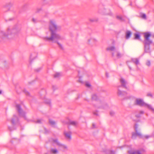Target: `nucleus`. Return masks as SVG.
<instances>
[{"instance_id":"dca6fc26","label":"nucleus","mask_w":154,"mask_h":154,"mask_svg":"<svg viewBox=\"0 0 154 154\" xmlns=\"http://www.w3.org/2000/svg\"><path fill=\"white\" fill-rule=\"evenodd\" d=\"M131 61L137 65L140 64L139 61L137 58H132Z\"/></svg>"},{"instance_id":"2f4dec72","label":"nucleus","mask_w":154,"mask_h":154,"mask_svg":"<svg viewBox=\"0 0 154 154\" xmlns=\"http://www.w3.org/2000/svg\"><path fill=\"white\" fill-rule=\"evenodd\" d=\"M117 18L120 20H122V17L120 16H117Z\"/></svg>"},{"instance_id":"58836bf2","label":"nucleus","mask_w":154,"mask_h":154,"mask_svg":"<svg viewBox=\"0 0 154 154\" xmlns=\"http://www.w3.org/2000/svg\"><path fill=\"white\" fill-rule=\"evenodd\" d=\"M79 81L80 82H82V81L80 79H79Z\"/></svg>"},{"instance_id":"b1692460","label":"nucleus","mask_w":154,"mask_h":154,"mask_svg":"<svg viewBox=\"0 0 154 154\" xmlns=\"http://www.w3.org/2000/svg\"><path fill=\"white\" fill-rule=\"evenodd\" d=\"M92 98L93 100H96L97 98V96L96 94H94L92 96Z\"/></svg>"},{"instance_id":"4468645a","label":"nucleus","mask_w":154,"mask_h":154,"mask_svg":"<svg viewBox=\"0 0 154 154\" xmlns=\"http://www.w3.org/2000/svg\"><path fill=\"white\" fill-rule=\"evenodd\" d=\"M102 154H115L114 151L106 150L103 151Z\"/></svg>"},{"instance_id":"412c9836","label":"nucleus","mask_w":154,"mask_h":154,"mask_svg":"<svg viewBox=\"0 0 154 154\" xmlns=\"http://www.w3.org/2000/svg\"><path fill=\"white\" fill-rule=\"evenodd\" d=\"M49 122L50 123V124L53 126H54L55 125L56 123L54 121L52 120L51 119H49Z\"/></svg>"},{"instance_id":"7c9ffc66","label":"nucleus","mask_w":154,"mask_h":154,"mask_svg":"<svg viewBox=\"0 0 154 154\" xmlns=\"http://www.w3.org/2000/svg\"><path fill=\"white\" fill-rule=\"evenodd\" d=\"M146 65L148 66H149L150 65V63L149 61H147L146 63Z\"/></svg>"},{"instance_id":"7ed1b4c3","label":"nucleus","mask_w":154,"mask_h":154,"mask_svg":"<svg viewBox=\"0 0 154 154\" xmlns=\"http://www.w3.org/2000/svg\"><path fill=\"white\" fill-rule=\"evenodd\" d=\"M135 104L141 106H143L151 110L154 113V109L152 106L149 104L145 103L143 100L140 99H137L135 101Z\"/></svg>"},{"instance_id":"0eeeda50","label":"nucleus","mask_w":154,"mask_h":154,"mask_svg":"<svg viewBox=\"0 0 154 154\" xmlns=\"http://www.w3.org/2000/svg\"><path fill=\"white\" fill-rule=\"evenodd\" d=\"M129 154H144V150H134L131 149L128 151Z\"/></svg>"},{"instance_id":"f03ea898","label":"nucleus","mask_w":154,"mask_h":154,"mask_svg":"<svg viewBox=\"0 0 154 154\" xmlns=\"http://www.w3.org/2000/svg\"><path fill=\"white\" fill-rule=\"evenodd\" d=\"M17 32L18 30L16 29L13 28L11 27L8 28L6 32L0 30V42L5 41L9 39L13 38L14 36V35Z\"/></svg>"},{"instance_id":"f257e3e1","label":"nucleus","mask_w":154,"mask_h":154,"mask_svg":"<svg viewBox=\"0 0 154 154\" xmlns=\"http://www.w3.org/2000/svg\"><path fill=\"white\" fill-rule=\"evenodd\" d=\"M61 28L60 26L57 25L54 20H50L49 25V29L51 32V36H47L44 37V39L46 41H51L55 42L59 40H63L64 39V37L63 36L55 32L56 31L60 30Z\"/></svg>"},{"instance_id":"09e8293b","label":"nucleus","mask_w":154,"mask_h":154,"mask_svg":"<svg viewBox=\"0 0 154 154\" xmlns=\"http://www.w3.org/2000/svg\"><path fill=\"white\" fill-rule=\"evenodd\" d=\"M106 76H107V74H106Z\"/></svg>"},{"instance_id":"a211bd4d","label":"nucleus","mask_w":154,"mask_h":154,"mask_svg":"<svg viewBox=\"0 0 154 154\" xmlns=\"http://www.w3.org/2000/svg\"><path fill=\"white\" fill-rule=\"evenodd\" d=\"M88 42L94 44L97 42V40L96 39L91 38L89 40Z\"/></svg>"},{"instance_id":"c03bdc74","label":"nucleus","mask_w":154,"mask_h":154,"mask_svg":"<svg viewBox=\"0 0 154 154\" xmlns=\"http://www.w3.org/2000/svg\"><path fill=\"white\" fill-rule=\"evenodd\" d=\"M2 91H0V94H2Z\"/></svg>"},{"instance_id":"cd10ccee","label":"nucleus","mask_w":154,"mask_h":154,"mask_svg":"<svg viewBox=\"0 0 154 154\" xmlns=\"http://www.w3.org/2000/svg\"><path fill=\"white\" fill-rule=\"evenodd\" d=\"M147 96L151 97H153V95L151 93H148L147 94Z\"/></svg>"},{"instance_id":"de8ad7c7","label":"nucleus","mask_w":154,"mask_h":154,"mask_svg":"<svg viewBox=\"0 0 154 154\" xmlns=\"http://www.w3.org/2000/svg\"><path fill=\"white\" fill-rule=\"evenodd\" d=\"M41 10V9H39V10Z\"/></svg>"},{"instance_id":"ddd939ff","label":"nucleus","mask_w":154,"mask_h":154,"mask_svg":"<svg viewBox=\"0 0 154 154\" xmlns=\"http://www.w3.org/2000/svg\"><path fill=\"white\" fill-rule=\"evenodd\" d=\"M50 152L52 154H57L58 153V151L56 149L51 148L50 150Z\"/></svg>"},{"instance_id":"e433bc0d","label":"nucleus","mask_w":154,"mask_h":154,"mask_svg":"<svg viewBox=\"0 0 154 154\" xmlns=\"http://www.w3.org/2000/svg\"><path fill=\"white\" fill-rule=\"evenodd\" d=\"M140 114H143L144 113V112L143 111H141L140 112Z\"/></svg>"},{"instance_id":"4be33fe9","label":"nucleus","mask_w":154,"mask_h":154,"mask_svg":"<svg viewBox=\"0 0 154 154\" xmlns=\"http://www.w3.org/2000/svg\"><path fill=\"white\" fill-rule=\"evenodd\" d=\"M135 39H139L140 38V35L138 34H135Z\"/></svg>"},{"instance_id":"9b49d317","label":"nucleus","mask_w":154,"mask_h":154,"mask_svg":"<svg viewBox=\"0 0 154 154\" xmlns=\"http://www.w3.org/2000/svg\"><path fill=\"white\" fill-rule=\"evenodd\" d=\"M64 134L66 137L68 139H70L71 138V133L70 132H65L64 133Z\"/></svg>"},{"instance_id":"aec40b11","label":"nucleus","mask_w":154,"mask_h":154,"mask_svg":"<svg viewBox=\"0 0 154 154\" xmlns=\"http://www.w3.org/2000/svg\"><path fill=\"white\" fill-rule=\"evenodd\" d=\"M131 35V33L129 31H128L126 32V39H128L129 38Z\"/></svg>"},{"instance_id":"20e7f679","label":"nucleus","mask_w":154,"mask_h":154,"mask_svg":"<svg viewBox=\"0 0 154 154\" xmlns=\"http://www.w3.org/2000/svg\"><path fill=\"white\" fill-rule=\"evenodd\" d=\"M144 43L145 45H150L152 42L149 37L151 36V34L150 32H146L144 33Z\"/></svg>"},{"instance_id":"c9c22d12","label":"nucleus","mask_w":154,"mask_h":154,"mask_svg":"<svg viewBox=\"0 0 154 154\" xmlns=\"http://www.w3.org/2000/svg\"><path fill=\"white\" fill-rule=\"evenodd\" d=\"M25 93L27 95H29V93L27 91H25Z\"/></svg>"},{"instance_id":"c85d7f7f","label":"nucleus","mask_w":154,"mask_h":154,"mask_svg":"<svg viewBox=\"0 0 154 154\" xmlns=\"http://www.w3.org/2000/svg\"><path fill=\"white\" fill-rule=\"evenodd\" d=\"M71 124L73 125H76L77 124V122L75 121H71L70 122Z\"/></svg>"},{"instance_id":"bb28decb","label":"nucleus","mask_w":154,"mask_h":154,"mask_svg":"<svg viewBox=\"0 0 154 154\" xmlns=\"http://www.w3.org/2000/svg\"><path fill=\"white\" fill-rule=\"evenodd\" d=\"M86 86L87 87L89 88L91 86V85L88 82H86L85 84Z\"/></svg>"},{"instance_id":"5701e85b","label":"nucleus","mask_w":154,"mask_h":154,"mask_svg":"<svg viewBox=\"0 0 154 154\" xmlns=\"http://www.w3.org/2000/svg\"><path fill=\"white\" fill-rule=\"evenodd\" d=\"M61 75L60 73L59 72L56 73L54 75V77L55 78L58 77Z\"/></svg>"},{"instance_id":"6ab92c4d","label":"nucleus","mask_w":154,"mask_h":154,"mask_svg":"<svg viewBox=\"0 0 154 154\" xmlns=\"http://www.w3.org/2000/svg\"><path fill=\"white\" fill-rule=\"evenodd\" d=\"M118 94L119 95H122L123 94H126V92L121 91L119 88H118Z\"/></svg>"},{"instance_id":"f8f14e48","label":"nucleus","mask_w":154,"mask_h":154,"mask_svg":"<svg viewBox=\"0 0 154 154\" xmlns=\"http://www.w3.org/2000/svg\"><path fill=\"white\" fill-rule=\"evenodd\" d=\"M145 45V51L146 53H149L150 52L149 45Z\"/></svg>"},{"instance_id":"a19ab883","label":"nucleus","mask_w":154,"mask_h":154,"mask_svg":"<svg viewBox=\"0 0 154 154\" xmlns=\"http://www.w3.org/2000/svg\"><path fill=\"white\" fill-rule=\"evenodd\" d=\"M57 44L59 45V46H60V47H61V44H60V43H59L58 42L57 43Z\"/></svg>"},{"instance_id":"9d476101","label":"nucleus","mask_w":154,"mask_h":154,"mask_svg":"<svg viewBox=\"0 0 154 154\" xmlns=\"http://www.w3.org/2000/svg\"><path fill=\"white\" fill-rule=\"evenodd\" d=\"M120 82L121 83V86L126 88H127L126 86V85L127 84V82L125 80L122 78H121L120 79Z\"/></svg>"},{"instance_id":"4c0bfd02","label":"nucleus","mask_w":154,"mask_h":154,"mask_svg":"<svg viewBox=\"0 0 154 154\" xmlns=\"http://www.w3.org/2000/svg\"><path fill=\"white\" fill-rule=\"evenodd\" d=\"M32 21H33V22H36V19H34V18H33V19H32Z\"/></svg>"},{"instance_id":"473e14b6","label":"nucleus","mask_w":154,"mask_h":154,"mask_svg":"<svg viewBox=\"0 0 154 154\" xmlns=\"http://www.w3.org/2000/svg\"><path fill=\"white\" fill-rule=\"evenodd\" d=\"M115 114V112L113 111H111L110 112V114L112 116H113Z\"/></svg>"},{"instance_id":"72a5a7b5","label":"nucleus","mask_w":154,"mask_h":154,"mask_svg":"<svg viewBox=\"0 0 154 154\" xmlns=\"http://www.w3.org/2000/svg\"><path fill=\"white\" fill-rule=\"evenodd\" d=\"M42 122L40 120H38L37 121V123H40Z\"/></svg>"},{"instance_id":"393cba45","label":"nucleus","mask_w":154,"mask_h":154,"mask_svg":"<svg viewBox=\"0 0 154 154\" xmlns=\"http://www.w3.org/2000/svg\"><path fill=\"white\" fill-rule=\"evenodd\" d=\"M102 107L104 109H107L108 108V106L106 104H105L104 106H103Z\"/></svg>"},{"instance_id":"f704fd0d","label":"nucleus","mask_w":154,"mask_h":154,"mask_svg":"<svg viewBox=\"0 0 154 154\" xmlns=\"http://www.w3.org/2000/svg\"><path fill=\"white\" fill-rule=\"evenodd\" d=\"M90 20L91 22H94L95 21H96L97 20H92L91 19H90Z\"/></svg>"},{"instance_id":"2eb2a0df","label":"nucleus","mask_w":154,"mask_h":154,"mask_svg":"<svg viewBox=\"0 0 154 154\" xmlns=\"http://www.w3.org/2000/svg\"><path fill=\"white\" fill-rule=\"evenodd\" d=\"M116 48L114 46H109L108 47L106 48V50L107 51H114L113 52L115 51Z\"/></svg>"},{"instance_id":"ea45409f","label":"nucleus","mask_w":154,"mask_h":154,"mask_svg":"<svg viewBox=\"0 0 154 154\" xmlns=\"http://www.w3.org/2000/svg\"><path fill=\"white\" fill-rule=\"evenodd\" d=\"M145 137H146V138H149V136H147V135H146V136H145Z\"/></svg>"},{"instance_id":"1a4fd4ad","label":"nucleus","mask_w":154,"mask_h":154,"mask_svg":"<svg viewBox=\"0 0 154 154\" xmlns=\"http://www.w3.org/2000/svg\"><path fill=\"white\" fill-rule=\"evenodd\" d=\"M112 56L113 57H116L118 58L121 57L123 55V54H121L118 51H116L113 52L112 53Z\"/></svg>"},{"instance_id":"a18cd8bd","label":"nucleus","mask_w":154,"mask_h":154,"mask_svg":"<svg viewBox=\"0 0 154 154\" xmlns=\"http://www.w3.org/2000/svg\"><path fill=\"white\" fill-rule=\"evenodd\" d=\"M129 61H128V62H127V64H128V63H129Z\"/></svg>"},{"instance_id":"a878e982","label":"nucleus","mask_w":154,"mask_h":154,"mask_svg":"<svg viewBox=\"0 0 154 154\" xmlns=\"http://www.w3.org/2000/svg\"><path fill=\"white\" fill-rule=\"evenodd\" d=\"M141 17L142 18L144 19H146V16L145 14H143L141 15Z\"/></svg>"},{"instance_id":"6e6552de","label":"nucleus","mask_w":154,"mask_h":154,"mask_svg":"<svg viewBox=\"0 0 154 154\" xmlns=\"http://www.w3.org/2000/svg\"><path fill=\"white\" fill-rule=\"evenodd\" d=\"M16 107L20 116L25 118V112L23 111L21 109L20 105L18 104L16 106Z\"/></svg>"},{"instance_id":"39448f33","label":"nucleus","mask_w":154,"mask_h":154,"mask_svg":"<svg viewBox=\"0 0 154 154\" xmlns=\"http://www.w3.org/2000/svg\"><path fill=\"white\" fill-rule=\"evenodd\" d=\"M52 141L54 143L56 144L58 146L61 150L63 151H65L67 149V146L65 145L62 144L58 141L56 139H52Z\"/></svg>"},{"instance_id":"423d86ee","label":"nucleus","mask_w":154,"mask_h":154,"mask_svg":"<svg viewBox=\"0 0 154 154\" xmlns=\"http://www.w3.org/2000/svg\"><path fill=\"white\" fill-rule=\"evenodd\" d=\"M138 128V125L136 124L135 125V129L136 131V133H133L132 134V138L133 139H135L136 137L138 136L140 137H141L142 135L141 133L140 132V130L137 129Z\"/></svg>"},{"instance_id":"f3484780","label":"nucleus","mask_w":154,"mask_h":154,"mask_svg":"<svg viewBox=\"0 0 154 154\" xmlns=\"http://www.w3.org/2000/svg\"><path fill=\"white\" fill-rule=\"evenodd\" d=\"M18 119L16 116H14L13 118L11 120V122L13 124H14L15 122L17 121Z\"/></svg>"},{"instance_id":"79ce46f5","label":"nucleus","mask_w":154,"mask_h":154,"mask_svg":"<svg viewBox=\"0 0 154 154\" xmlns=\"http://www.w3.org/2000/svg\"><path fill=\"white\" fill-rule=\"evenodd\" d=\"M94 115H98V114L97 113H95L94 112Z\"/></svg>"},{"instance_id":"37998d69","label":"nucleus","mask_w":154,"mask_h":154,"mask_svg":"<svg viewBox=\"0 0 154 154\" xmlns=\"http://www.w3.org/2000/svg\"><path fill=\"white\" fill-rule=\"evenodd\" d=\"M93 126L94 127V128L95 127V125L94 124H93Z\"/></svg>"},{"instance_id":"c756f323","label":"nucleus","mask_w":154,"mask_h":154,"mask_svg":"<svg viewBox=\"0 0 154 154\" xmlns=\"http://www.w3.org/2000/svg\"><path fill=\"white\" fill-rule=\"evenodd\" d=\"M35 57H33L32 54H31L30 56V58L31 60H32Z\"/></svg>"},{"instance_id":"49530a36","label":"nucleus","mask_w":154,"mask_h":154,"mask_svg":"<svg viewBox=\"0 0 154 154\" xmlns=\"http://www.w3.org/2000/svg\"><path fill=\"white\" fill-rule=\"evenodd\" d=\"M137 69H139V68H138V67H137Z\"/></svg>"}]
</instances>
